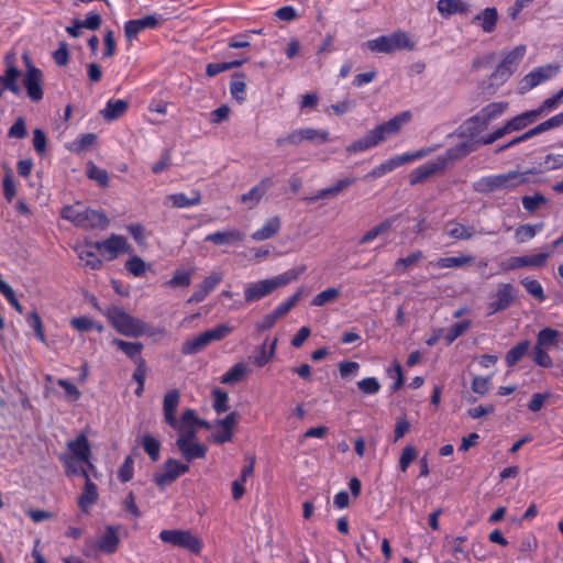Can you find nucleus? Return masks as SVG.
Instances as JSON below:
<instances>
[{
  "label": "nucleus",
  "mask_w": 563,
  "mask_h": 563,
  "mask_svg": "<svg viewBox=\"0 0 563 563\" xmlns=\"http://www.w3.org/2000/svg\"><path fill=\"white\" fill-rule=\"evenodd\" d=\"M91 455L90 442L85 433H80L75 439L67 441L66 451L58 456L67 477L81 476L85 478L77 505L86 514L99 498L97 485L90 479V472L96 471Z\"/></svg>",
  "instance_id": "f257e3e1"
},
{
  "label": "nucleus",
  "mask_w": 563,
  "mask_h": 563,
  "mask_svg": "<svg viewBox=\"0 0 563 563\" xmlns=\"http://www.w3.org/2000/svg\"><path fill=\"white\" fill-rule=\"evenodd\" d=\"M410 120L411 113L409 111L400 112L388 121L376 125L363 137L352 142L349 146H346V152L361 153L373 148L385 141L387 137L397 134L401 130L402 125L408 123Z\"/></svg>",
  "instance_id": "f03ea898"
},
{
  "label": "nucleus",
  "mask_w": 563,
  "mask_h": 563,
  "mask_svg": "<svg viewBox=\"0 0 563 563\" xmlns=\"http://www.w3.org/2000/svg\"><path fill=\"white\" fill-rule=\"evenodd\" d=\"M102 314L107 318L112 328L120 334L129 338H139L143 334L152 336L156 333L163 334L164 329H153L143 320L128 313L123 308L117 305L106 307Z\"/></svg>",
  "instance_id": "7ed1b4c3"
},
{
  "label": "nucleus",
  "mask_w": 563,
  "mask_h": 563,
  "mask_svg": "<svg viewBox=\"0 0 563 563\" xmlns=\"http://www.w3.org/2000/svg\"><path fill=\"white\" fill-rule=\"evenodd\" d=\"M538 172L530 168L523 172L509 170L504 174H493L478 178L473 183L474 191L482 195H489L497 190H514L530 181V176L536 175Z\"/></svg>",
  "instance_id": "20e7f679"
},
{
  "label": "nucleus",
  "mask_w": 563,
  "mask_h": 563,
  "mask_svg": "<svg viewBox=\"0 0 563 563\" xmlns=\"http://www.w3.org/2000/svg\"><path fill=\"white\" fill-rule=\"evenodd\" d=\"M305 269V266L294 267L274 277L246 284L244 287L245 302L252 303L258 301L273 294L276 289L299 279Z\"/></svg>",
  "instance_id": "39448f33"
},
{
  "label": "nucleus",
  "mask_w": 563,
  "mask_h": 563,
  "mask_svg": "<svg viewBox=\"0 0 563 563\" xmlns=\"http://www.w3.org/2000/svg\"><path fill=\"white\" fill-rule=\"evenodd\" d=\"M373 53L390 54L398 49H415V43L411 42L408 34L404 31H395L389 35H380L376 38L368 40L363 44Z\"/></svg>",
  "instance_id": "423d86ee"
},
{
  "label": "nucleus",
  "mask_w": 563,
  "mask_h": 563,
  "mask_svg": "<svg viewBox=\"0 0 563 563\" xmlns=\"http://www.w3.org/2000/svg\"><path fill=\"white\" fill-rule=\"evenodd\" d=\"M538 118V111H536L534 109L519 113L516 117L508 120L503 126L497 128L492 133L485 136H482L479 142L483 145H490L507 134L525 130L527 126L534 123Z\"/></svg>",
  "instance_id": "0eeeda50"
},
{
  "label": "nucleus",
  "mask_w": 563,
  "mask_h": 563,
  "mask_svg": "<svg viewBox=\"0 0 563 563\" xmlns=\"http://www.w3.org/2000/svg\"><path fill=\"white\" fill-rule=\"evenodd\" d=\"M159 540L163 543L185 549L192 554H200L203 549V541L190 530L165 529L159 532Z\"/></svg>",
  "instance_id": "6e6552de"
},
{
  "label": "nucleus",
  "mask_w": 563,
  "mask_h": 563,
  "mask_svg": "<svg viewBox=\"0 0 563 563\" xmlns=\"http://www.w3.org/2000/svg\"><path fill=\"white\" fill-rule=\"evenodd\" d=\"M233 327L221 323L214 328L207 330L197 336L186 340L181 345V353L184 355H194L201 351L205 346L210 344L212 341H221L232 333Z\"/></svg>",
  "instance_id": "1a4fd4ad"
},
{
  "label": "nucleus",
  "mask_w": 563,
  "mask_h": 563,
  "mask_svg": "<svg viewBox=\"0 0 563 563\" xmlns=\"http://www.w3.org/2000/svg\"><path fill=\"white\" fill-rule=\"evenodd\" d=\"M23 59L26 65V70L22 79V84L26 90V96L33 102H38L43 99V71L32 64L30 57L24 54Z\"/></svg>",
  "instance_id": "9d476101"
},
{
  "label": "nucleus",
  "mask_w": 563,
  "mask_h": 563,
  "mask_svg": "<svg viewBox=\"0 0 563 563\" xmlns=\"http://www.w3.org/2000/svg\"><path fill=\"white\" fill-rule=\"evenodd\" d=\"M526 46L518 45L510 51L499 63L490 78L494 84H503L517 70L520 62L525 57Z\"/></svg>",
  "instance_id": "9b49d317"
},
{
  "label": "nucleus",
  "mask_w": 563,
  "mask_h": 563,
  "mask_svg": "<svg viewBox=\"0 0 563 563\" xmlns=\"http://www.w3.org/2000/svg\"><path fill=\"white\" fill-rule=\"evenodd\" d=\"M429 154V150H418L415 152H407L400 155H395L389 159L383 162L382 164L374 167L365 177L366 178H379L386 175L387 173L393 172L394 169L413 162L418 161Z\"/></svg>",
  "instance_id": "f8f14e48"
},
{
  "label": "nucleus",
  "mask_w": 563,
  "mask_h": 563,
  "mask_svg": "<svg viewBox=\"0 0 563 563\" xmlns=\"http://www.w3.org/2000/svg\"><path fill=\"white\" fill-rule=\"evenodd\" d=\"M90 246L108 261H113L119 257V255L126 254L131 251L126 238L114 233L106 240L90 243Z\"/></svg>",
  "instance_id": "ddd939ff"
},
{
  "label": "nucleus",
  "mask_w": 563,
  "mask_h": 563,
  "mask_svg": "<svg viewBox=\"0 0 563 563\" xmlns=\"http://www.w3.org/2000/svg\"><path fill=\"white\" fill-rule=\"evenodd\" d=\"M507 102H490L482 108L476 114L471 117L466 123L473 124L477 130H484L487 128L490 121L499 118L507 110Z\"/></svg>",
  "instance_id": "4468645a"
},
{
  "label": "nucleus",
  "mask_w": 563,
  "mask_h": 563,
  "mask_svg": "<svg viewBox=\"0 0 563 563\" xmlns=\"http://www.w3.org/2000/svg\"><path fill=\"white\" fill-rule=\"evenodd\" d=\"M493 298L494 300L487 305L488 316H493L510 307L516 298V289L509 283H501L498 285V288L493 295Z\"/></svg>",
  "instance_id": "2eb2a0df"
},
{
  "label": "nucleus",
  "mask_w": 563,
  "mask_h": 563,
  "mask_svg": "<svg viewBox=\"0 0 563 563\" xmlns=\"http://www.w3.org/2000/svg\"><path fill=\"white\" fill-rule=\"evenodd\" d=\"M14 55H7L4 57L5 70L4 74L0 75V97L9 90L14 95L20 93V86L18 79L21 75L20 69L15 66Z\"/></svg>",
  "instance_id": "dca6fc26"
},
{
  "label": "nucleus",
  "mask_w": 563,
  "mask_h": 563,
  "mask_svg": "<svg viewBox=\"0 0 563 563\" xmlns=\"http://www.w3.org/2000/svg\"><path fill=\"white\" fill-rule=\"evenodd\" d=\"M188 471V464H184L175 459H167L164 463V471L154 475V482L158 487L165 488Z\"/></svg>",
  "instance_id": "f3484780"
},
{
  "label": "nucleus",
  "mask_w": 563,
  "mask_h": 563,
  "mask_svg": "<svg viewBox=\"0 0 563 563\" xmlns=\"http://www.w3.org/2000/svg\"><path fill=\"white\" fill-rule=\"evenodd\" d=\"M159 22V18L156 14H150L141 19L129 20L124 23L125 38L131 43L133 40L137 37L140 32L146 29H157Z\"/></svg>",
  "instance_id": "a211bd4d"
},
{
  "label": "nucleus",
  "mask_w": 563,
  "mask_h": 563,
  "mask_svg": "<svg viewBox=\"0 0 563 563\" xmlns=\"http://www.w3.org/2000/svg\"><path fill=\"white\" fill-rule=\"evenodd\" d=\"M558 70L559 67L553 65H545L534 68L523 77L521 81V89L526 91L533 89L542 82L553 78Z\"/></svg>",
  "instance_id": "6ab92c4d"
},
{
  "label": "nucleus",
  "mask_w": 563,
  "mask_h": 563,
  "mask_svg": "<svg viewBox=\"0 0 563 563\" xmlns=\"http://www.w3.org/2000/svg\"><path fill=\"white\" fill-rule=\"evenodd\" d=\"M445 169V162L443 159L429 161L410 172L409 181L415 186L422 184L429 177Z\"/></svg>",
  "instance_id": "aec40b11"
},
{
  "label": "nucleus",
  "mask_w": 563,
  "mask_h": 563,
  "mask_svg": "<svg viewBox=\"0 0 563 563\" xmlns=\"http://www.w3.org/2000/svg\"><path fill=\"white\" fill-rule=\"evenodd\" d=\"M223 275L221 273H212L207 276L197 289L188 298L187 303H198L203 301L210 292L222 282Z\"/></svg>",
  "instance_id": "412c9836"
},
{
  "label": "nucleus",
  "mask_w": 563,
  "mask_h": 563,
  "mask_svg": "<svg viewBox=\"0 0 563 563\" xmlns=\"http://www.w3.org/2000/svg\"><path fill=\"white\" fill-rule=\"evenodd\" d=\"M180 401V393L174 388L168 390L163 399V413L164 421L170 428L178 427V419L176 418V410Z\"/></svg>",
  "instance_id": "4be33fe9"
},
{
  "label": "nucleus",
  "mask_w": 563,
  "mask_h": 563,
  "mask_svg": "<svg viewBox=\"0 0 563 563\" xmlns=\"http://www.w3.org/2000/svg\"><path fill=\"white\" fill-rule=\"evenodd\" d=\"M119 530L120 526H107L103 534L97 541L98 550L106 554L115 553L120 544Z\"/></svg>",
  "instance_id": "5701e85b"
},
{
  "label": "nucleus",
  "mask_w": 563,
  "mask_h": 563,
  "mask_svg": "<svg viewBox=\"0 0 563 563\" xmlns=\"http://www.w3.org/2000/svg\"><path fill=\"white\" fill-rule=\"evenodd\" d=\"M244 240V234L238 229H230L227 231H216L205 238V242H210L214 245H233Z\"/></svg>",
  "instance_id": "b1692460"
},
{
  "label": "nucleus",
  "mask_w": 563,
  "mask_h": 563,
  "mask_svg": "<svg viewBox=\"0 0 563 563\" xmlns=\"http://www.w3.org/2000/svg\"><path fill=\"white\" fill-rule=\"evenodd\" d=\"M273 185L274 180L272 177L262 178L257 185L241 196V202L251 203V207L256 206L265 196V194L273 187Z\"/></svg>",
  "instance_id": "393cba45"
},
{
  "label": "nucleus",
  "mask_w": 563,
  "mask_h": 563,
  "mask_svg": "<svg viewBox=\"0 0 563 563\" xmlns=\"http://www.w3.org/2000/svg\"><path fill=\"white\" fill-rule=\"evenodd\" d=\"M356 180V177L341 178L333 186L319 190L314 196L307 198V200L317 201L320 199L335 198L342 191L352 186Z\"/></svg>",
  "instance_id": "a878e982"
},
{
  "label": "nucleus",
  "mask_w": 563,
  "mask_h": 563,
  "mask_svg": "<svg viewBox=\"0 0 563 563\" xmlns=\"http://www.w3.org/2000/svg\"><path fill=\"white\" fill-rule=\"evenodd\" d=\"M497 22L498 11L495 7L485 8L472 20V23L479 25L485 33H493L496 30Z\"/></svg>",
  "instance_id": "bb28decb"
},
{
  "label": "nucleus",
  "mask_w": 563,
  "mask_h": 563,
  "mask_svg": "<svg viewBox=\"0 0 563 563\" xmlns=\"http://www.w3.org/2000/svg\"><path fill=\"white\" fill-rule=\"evenodd\" d=\"M176 445L181 456L188 462L196 459H203L207 454V446L195 441L187 443L185 439H177Z\"/></svg>",
  "instance_id": "cd10ccee"
},
{
  "label": "nucleus",
  "mask_w": 563,
  "mask_h": 563,
  "mask_svg": "<svg viewBox=\"0 0 563 563\" xmlns=\"http://www.w3.org/2000/svg\"><path fill=\"white\" fill-rule=\"evenodd\" d=\"M112 344L122 351L134 364L144 362L145 358L142 356L143 343L141 342H129L122 339H113Z\"/></svg>",
  "instance_id": "c85d7f7f"
},
{
  "label": "nucleus",
  "mask_w": 563,
  "mask_h": 563,
  "mask_svg": "<svg viewBox=\"0 0 563 563\" xmlns=\"http://www.w3.org/2000/svg\"><path fill=\"white\" fill-rule=\"evenodd\" d=\"M474 151H475V146L471 141H463V142H460L456 145L448 148L445 154L439 156L437 159H443L445 162V167H446L450 162L461 159Z\"/></svg>",
  "instance_id": "c756f323"
},
{
  "label": "nucleus",
  "mask_w": 563,
  "mask_h": 563,
  "mask_svg": "<svg viewBox=\"0 0 563 563\" xmlns=\"http://www.w3.org/2000/svg\"><path fill=\"white\" fill-rule=\"evenodd\" d=\"M129 109V102L123 99H109L101 110V115L107 121L120 119Z\"/></svg>",
  "instance_id": "7c9ffc66"
},
{
  "label": "nucleus",
  "mask_w": 563,
  "mask_h": 563,
  "mask_svg": "<svg viewBox=\"0 0 563 563\" xmlns=\"http://www.w3.org/2000/svg\"><path fill=\"white\" fill-rule=\"evenodd\" d=\"M437 9L442 16L448 18L453 14H466L470 4L462 0H439Z\"/></svg>",
  "instance_id": "2f4dec72"
},
{
  "label": "nucleus",
  "mask_w": 563,
  "mask_h": 563,
  "mask_svg": "<svg viewBox=\"0 0 563 563\" xmlns=\"http://www.w3.org/2000/svg\"><path fill=\"white\" fill-rule=\"evenodd\" d=\"M282 227L280 218L274 216L265 221L262 228L253 232L252 239L255 241H265L276 235Z\"/></svg>",
  "instance_id": "473e14b6"
},
{
  "label": "nucleus",
  "mask_w": 563,
  "mask_h": 563,
  "mask_svg": "<svg viewBox=\"0 0 563 563\" xmlns=\"http://www.w3.org/2000/svg\"><path fill=\"white\" fill-rule=\"evenodd\" d=\"M396 221V217H389V218H386L384 219L382 222H379L377 225H375L374 228H372L371 230H368L358 241V244L360 245H364V244H367L372 241H374L375 239H377L378 236L383 235V234H386L388 233L394 223Z\"/></svg>",
  "instance_id": "72a5a7b5"
},
{
  "label": "nucleus",
  "mask_w": 563,
  "mask_h": 563,
  "mask_svg": "<svg viewBox=\"0 0 563 563\" xmlns=\"http://www.w3.org/2000/svg\"><path fill=\"white\" fill-rule=\"evenodd\" d=\"M84 223L85 225H81V229H106L109 225V219L102 211L87 207L84 214Z\"/></svg>",
  "instance_id": "f704fd0d"
},
{
  "label": "nucleus",
  "mask_w": 563,
  "mask_h": 563,
  "mask_svg": "<svg viewBox=\"0 0 563 563\" xmlns=\"http://www.w3.org/2000/svg\"><path fill=\"white\" fill-rule=\"evenodd\" d=\"M86 209L87 207L84 206L81 202L65 206L60 211V217L71 222L75 227L80 228L81 225H85L84 214Z\"/></svg>",
  "instance_id": "c9c22d12"
},
{
  "label": "nucleus",
  "mask_w": 563,
  "mask_h": 563,
  "mask_svg": "<svg viewBox=\"0 0 563 563\" xmlns=\"http://www.w3.org/2000/svg\"><path fill=\"white\" fill-rule=\"evenodd\" d=\"M530 341L522 340L512 346L505 355V364L507 367H515L518 362L528 353L530 349Z\"/></svg>",
  "instance_id": "e433bc0d"
},
{
  "label": "nucleus",
  "mask_w": 563,
  "mask_h": 563,
  "mask_svg": "<svg viewBox=\"0 0 563 563\" xmlns=\"http://www.w3.org/2000/svg\"><path fill=\"white\" fill-rule=\"evenodd\" d=\"M246 75L244 73H235L232 76V80L230 82V92L233 99H235L239 103L245 101L246 98Z\"/></svg>",
  "instance_id": "4c0bfd02"
},
{
  "label": "nucleus",
  "mask_w": 563,
  "mask_h": 563,
  "mask_svg": "<svg viewBox=\"0 0 563 563\" xmlns=\"http://www.w3.org/2000/svg\"><path fill=\"white\" fill-rule=\"evenodd\" d=\"M168 200L174 208H189L198 206L201 202V196L199 191H192L191 197H187L184 192H177L169 195Z\"/></svg>",
  "instance_id": "58836bf2"
},
{
  "label": "nucleus",
  "mask_w": 563,
  "mask_h": 563,
  "mask_svg": "<svg viewBox=\"0 0 563 563\" xmlns=\"http://www.w3.org/2000/svg\"><path fill=\"white\" fill-rule=\"evenodd\" d=\"M446 234L454 240H470L474 236L473 227H465L460 222L450 221L446 223Z\"/></svg>",
  "instance_id": "ea45409f"
},
{
  "label": "nucleus",
  "mask_w": 563,
  "mask_h": 563,
  "mask_svg": "<svg viewBox=\"0 0 563 563\" xmlns=\"http://www.w3.org/2000/svg\"><path fill=\"white\" fill-rule=\"evenodd\" d=\"M543 223L521 224L515 231V238L518 243H526L532 240L539 232L543 230Z\"/></svg>",
  "instance_id": "a19ab883"
},
{
  "label": "nucleus",
  "mask_w": 563,
  "mask_h": 563,
  "mask_svg": "<svg viewBox=\"0 0 563 563\" xmlns=\"http://www.w3.org/2000/svg\"><path fill=\"white\" fill-rule=\"evenodd\" d=\"M474 260L473 255L441 257L437 261L435 266L439 268H460L472 264Z\"/></svg>",
  "instance_id": "79ce46f5"
},
{
  "label": "nucleus",
  "mask_w": 563,
  "mask_h": 563,
  "mask_svg": "<svg viewBox=\"0 0 563 563\" xmlns=\"http://www.w3.org/2000/svg\"><path fill=\"white\" fill-rule=\"evenodd\" d=\"M246 60H247V58L235 59V60L223 62V63H209L206 67V75L208 77H214L223 71L240 67Z\"/></svg>",
  "instance_id": "37998d69"
},
{
  "label": "nucleus",
  "mask_w": 563,
  "mask_h": 563,
  "mask_svg": "<svg viewBox=\"0 0 563 563\" xmlns=\"http://www.w3.org/2000/svg\"><path fill=\"white\" fill-rule=\"evenodd\" d=\"M140 443L153 462L159 459L161 443L156 438L146 433L141 438Z\"/></svg>",
  "instance_id": "c03bdc74"
},
{
  "label": "nucleus",
  "mask_w": 563,
  "mask_h": 563,
  "mask_svg": "<svg viewBox=\"0 0 563 563\" xmlns=\"http://www.w3.org/2000/svg\"><path fill=\"white\" fill-rule=\"evenodd\" d=\"M560 332L552 328H543L537 334L536 345L548 349L558 343Z\"/></svg>",
  "instance_id": "a18cd8bd"
},
{
  "label": "nucleus",
  "mask_w": 563,
  "mask_h": 563,
  "mask_svg": "<svg viewBox=\"0 0 563 563\" xmlns=\"http://www.w3.org/2000/svg\"><path fill=\"white\" fill-rule=\"evenodd\" d=\"M526 291L531 295L538 302H543L547 299L543 287L537 279L523 278L520 280Z\"/></svg>",
  "instance_id": "49530a36"
},
{
  "label": "nucleus",
  "mask_w": 563,
  "mask_h": 563,
  "mask_svg": "<svg viewBox=\"0 0 563 563\" xmlns=\"http://www.w3.org/2000/svg\"><path fill=\"white\" fill-rule=\"evenodd\" d=\"M305 294L303 287H300L295 294H292L290 297H288L286 300L280 302L274 311L279 318H283L286 316L301 299V297Z\"/></svg>",
  "instance_id": "de8ad7c7"
},
{
  "label": "nucleus",
  "mask_w": 563,
  "mask_h": 563,
  "mask_svg": "<svg viewBox=\"0 0 563 563\" xmlns=\"http://www.w3.org/2000/svg\"><path fill=\"white\" fill-rule=\"evenodd\" d=\"M471 320H462L452 324L444 334V340L448 345L452 344L471 327Z\"/></svg>",
  "instance_id": "09e8293b"
},
{
  "label": "nucleus",
  "mask_w": 563,
  "mask_h": 563,
  "mask_svg": "<svg viewBox=\"0 0 563 563\" xmlns=\"http://www.w3.org/2000/svg\"><path fill=\"white\" fill-rule=\"evenodd\" d=\"M523 209L529 213L536 212L541 206L548 203V199L541 192H536L532 196H523L521 198Z\"/></svg>",
  "instance_id": "8fccbe9b"
},
{
  "label": "nucleus",
  "mask_w": 563,
  "mask_h": 563,
  "mask_svg": "<svg viewBox=\"0 0 563 563\" xmlns=\"http://www.w3.org/2000/svg\"><path fill=\"white\" fill-rule=\"evenodd\" d=\"M246 375V365L236 363L221 378L223 384H234L241 382Z\"/></svg>",
  "instance_id": "3c124183"
},
{
  "label": "nucleus",
  "mask_w": 563,
  "mask_h": 563,
  "mask_svg": "<svg viewBox=\"0 0 563 563\" xmlns=\"http://www.w3.org/2000/svg\"><path fill=\"white\" fill-rule=\"evenodd\" d=\"M78 257L84 262V265L91 271H98L102 267L103 263L98 255L90 250L79 249L77 250Z\"/></svg>",
  "instance_id": "603ef678"
},
{
  "label": "nucleus",
  "mask_w": 563,
  "mask_h": 563,
  "mask_svg": "<svg viewBox=\"0 0 563 563\" xmlns=\"http://www.w3.org/2000/svg\"><path fill=\"white\" fill-rule=\"evenodd\" d=\"M87 175L90 179L97 181L101 188H107L109 186L108 172L92 163L88 165Z\"/></svg>",
  "instance_id": "864d4df0"
},
{
  "label": "nucleus",
  "mask_w": 563,
  "mask_h": 563,
  "mask_svg": "<svg viewBox=\"0 0 563 563\" xmlns=\"http://www.w3.org/2000/svg\"><path fill=\"white\" fill-rule=\"evenodd\" d=\"M339 296V289L334 287H329L319 292L317 296H314L313 299L311 300V305L316 307H322L329 302L336 300Z\"/></svg>",
  "instance_id": "5fc2aeb1"
},
{
  "label": "nucleus",
  "mask_w": 563,
  "mask_h": 563,
  "mask_svg": "<svg viewBox=\"0 0 563 563\" xmlns=\"http://www.w3.org/2000/svg\"><path fill=\"white\" fill-rule=\"evenodd\" d=\"M27 324L33 329L34 335L37 340H40L43 343H46V335L44 333V328L42 323L41 316L36 310H33L27 316Z\"/></svg>",
  "instance_id": "6e6d98bb"
},
{
  "label": "nucleus",
  "mask_w": 563,
  "mask_h": 563,
  "mask_svg": "<svg viewBox=\"0 0 563 563\" xmlns=\"http://www.w3.org/2000/svg\"><path fill=\"white\" fill-rule=\"evenodd\" d=\"M422 257L423 254L421 251H415L406 257L398 258L395 262V269L405 273L409 267L416 265Z\"/></svg>",
  "instance_id": "4d7b16f0"
},
{
  "label": "nucleus",
  "mask_w": 563,
  "mask_h": 563,
  "mask_svg": "<svg viewBox=\"0 0 563 563\" xmlns=\"http://www.w3.org/2000/svg\"><path fill=\"white\" fill-rule=\"evenodd\" d=\"M277 340L275 339L271 345L269 352H266V345L263 344L256 351V355L254 356V364L258 367L265 366L275 355Z\"/></svg>",
  "instance_id": "13d9d810"
},
{
  "label": "nucleus",
  "mask_w": 563,
  "mask_h": 563,
  "mask_svg": "<svg viewBox=\"0 0 563 563\" xmlns=\"http://www.w3.org/2000/svg\"><path fill=\"white\" fill-rule=\"evenodd\" d=\"M532 360L536 363V365L543 368H550L553 365V361L548 353V349L538 346L536 344L532 351Z\"/></svg>",
  "instance_id": "bf43d9fd"
},
{
  "label": "nucleus",
  "mask_w": 563,
  "mask_h": 563,
  "mask_svg": "<svg viewBox=\"0 0 563 563\" xmlns=\"http://www.w3.org/2000/svg\"><path fill=\"white\" fill-rule=\"evenodd\" d=\"M302 142L303 141H318L319 143H327L329 141V133L325 130L305 128L300 129Z\"/></svg>",
  "instance_id": "052dcab7"
},
{
  "label": "nucleus",
  "mask_w": 563,
  "mask_h": 563,
  "mask_svg": "<svg viewBox=\"0 0 563 563\" xmlns=\"http://www.w3.org/2000/svg\"><path fill=\"white\" fill-rule=\"evenodd\" d=\"M191 272L190 271H176L174 276L165 283L166 286L176 287H188L191 284Z\"/></svg>",
  "instance_id": "680f3d73"
},
{
  "label": "nucleus",
  "mask_w": 563,
  "mask_h": 563,
  "mask_svg": "<svg viewBox=\"0 0 563 563\" xmlns=\"http://www.w3.org/2000/svg\"><path fill=\"white\" fill-rule=\"evenodd\" d=\"M125 269L135 277H141L146 271V264L140 256H132L125 262Z\"/></svg>",
  "instance_id": "e2e57ef3"
},
{
  "label": "nucleus",
  "mask_w": 563,
  "mask_h": 563,
  "mask_svg": "<svg viewBox=\"0 0 563 563\" xmlns=\"http://www.w3.org/2000/svg\"><path fill=\"white\" fill-rule=\"evenodd\" d=\"M213 395V409L217 413L225 412L229 409V395L227 391L216 388Z\"/></svg>",
  "instance_id": "0e129e2a"
},
{
  "label": "nucleus",
  "mask_w": 563,
  "mask_h": 563,
  "mask_svg": "<svg viewBox=\"0 0 563 563\" xmlns=\"http://www.w3.org/2000/svg\"><path fill=\"white\" fill-rule=\"evenodd\" d=\"M254 31H244L231 36L228 40L230 48H245L251 45V35Z\"/></svg>",
  "instance_id": "69168bd1"
},
{
  "label": "nucleus",
  "mask_w": 563,
  "mask_h": 563,
  "mask_svg": "<svg viewBox=\"0 0 563 563\" xmlns=\"http://www.w3.org/2000/svg\"><path fill=\"white\" fill-rule=\"evenodd\" d=\"M134 475V461L132 456H126L118 471V478L121 483L130 482Z\"/></svg>",
  "instance_id": "338daca9"
},
{
  "label": "nucleus",
  "mask_w": 563,
  "mask_h": 563,
  "mask_svg": "<svg viewBox=\"0 0 563 563\" xmlns=\"http://www.w3.org/2000/svg\"><path fill=\"white\" fill-rule=\"evenodd\" d=\"M357 387L364 395H375L380 390V384L376 377H366L358 380Z\"/></svg>",
  "instance_id": "774afa93"
}]
</instances>
